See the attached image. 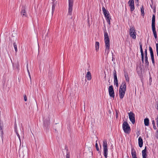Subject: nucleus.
Wrapping results in <instances>:
<instances>
[{
	"label": "nucleus",
	"instance_id": "9d476101",
	"mask_svg": "<svg viewBox=\"0 0 158 158\" xmlns=\"http://www.w3.org/2000/svg\"><path fill=\"white\" fill-rule=\"evenodd\" d=\"M128 3L130 6L131 11H133L135 9L134 2V0H129Z\"/></svg>",
	"mask_w": 158,
	"mask_h": 158
},
{
	"label": "nucleus",
	"instance_id": "f257e3e1",
	"mask_svg": "<svg viewBox=\"0 0 158 158\" xmlns=\"http://www.w3.org/2000/svg\"><path fill=\"white\" fill-rule=\"evenodd\" d=\"M104 41L105 42V52L108 54L109 52L110 48V41L108 34L106 31H104Z\"/></svg>",
	"mask_w": 158,
	"mask_h": 158
},
{
	"label": "nucleus",
	"instance_id": "ea45409f",
	"mask_svg": "<svg viewBox=\"0 0 158 158\" xmlns=\"http://www.w3.org/2000/svg\"><path fill=\"white\" fill-rule=\"evenodd\" d=\"M42 36H44V35H42Z\"/></svg>",
	"mask_w": 158,
	"mask_h": 158
},
{
	"label": "nucleus",
	"instance_id": "cd10ccee",
	"mask_svg": "<svg viewBox=\"0 0 158 158\" xmlns=\"http://www.w3.org/2000/svg\"><path fill=\"white\" fill-rule=\"evenodd\" d=\"M97 142V140L96 141V143L95 144V147H96L97 150L98 151H99V148L98 146V143Z\"/></svg>",
	"mask_w": 158,
	"mask_h": 158
},
{
	"label": "nucleus",
	"instance_id": "0eeeda50",
	"mask_svg": "<svg viewBox=\"0 0 158 158\" xmlns=\"http://www.w3.org/2000/svg\"><path fill=\"white\" fill-rule=\"evenodd\" d=\"M129 33L132 39H135L136 38V33L134 27H132L130 28Z\"/></svg>",
	"mask_w": 158,
	"mask_h": 158
},
{
	"label": "nucleus",
	"instance_id": "f03ea898",
	"mask_svg": "<svg viewBox=\"0 0 158 158\" xmlns=\"http://www.w3.org/2000/svg\"><path fill=\"white\" fill-rule=\"evenodd\" d=\"M126 89V83L125 82H123L120 86L119 90V96L120 98L122 99L124 97Z\"/></svg>",
	"mask_w": 158,
	"mask_h": 158
},
{
	"label": "nucleus",
	"instance_id": "6ab92c4d",
	"mask_svg": "<svg viewBox=\"0 0 158 158\" xmlns=\"http://www.w3.org/2000/svg\"><path fill=\"white\" fill-rule=\"evenodd\" d=\"M142 154L143 158H147V155L146 154V147L145 149L142 151Z\"/></svg>",
	"mask_w": 158,
	"mask_h": 158
},
{
	"label": "nucleus",
	"instance_id": "20e7f679",
	"mask_svg": "<svg viewBox=\"0 0 158 158\" xmlns=\"http://www.w3.org/2000/svg\"><path fill=\"white\" fill-rule=\"evenodd\" d=\"M107 146V141L106 139H104L103 141L102 147L103 150L104 155L106 158H107L108 154Z\"/></svg>",
	"mask_w": 158,
	"mask_h": 158
},
{
	"label": "nucleus",
	"instance_id": "b1692460",
	"mask_svg": "<svg viewBox=\"0 0 158 158\" xmlns=\"http://www.w3.org/2000/svg\"><path fill=\"white\" fill-rule=\"evenodd\" d=\"M124 77L126 81L128 82L129 81V78L128 74L127 73L124 74Z\"/></svg>",
	"mask_w": 158,
	"mask_h": 158
},
{
	"label": "nucleus",
	"instance_id": "2f4dec72",
	"mask_svg": "<svg viewBox=\"0 0 158 158\" xmlns=\"http://www.w3.org/2000/svg\"><path fill=\"white\" fill-rule=\"evenodd\" d=\"M66 158H69L70 155H69V153H67L66 155Z\"/></svg>",
	"mask_w": 158,
	"mask_h": 158
},
{
	"label": "nucleus",
	"instance_id": "c756f323",
	"mask_svg": "<svg viewBox=\"0 0 158 158\" xmlns=\"http://www.w3.org/2000/svg\"><path fill=\"white\" fill-rule=\"evenodd\" d=\"M24 99L25 101L26 102L27 101V97L26 95L24 96Z\"/></svg>",
	"mask_w": 158,
	"mask_h": 158
},
{
	"label": "nucleus",
	"instance_id": "c85d7f7f",
	"mask_svg": "<svg viewBox=\"0 0 158 158\" xmlns=\"http://www.w3.org/2000/svg\"><path fill=\"white\" fill-rule=\"evenodd\" d=\"M28 64H27V72L28 73V74H29V77H30V79L31 78V76H30V72H29V71L28 69Z\"/></svg>",
	"mask_w": 158,
	"mask_h": 158
},
{
	"label": "nucleus",
	"instance_id": "f8f14e48",
	"mask_svg": "<svg viewBox=\"0 0 158 158\" xmlns=\"http://www.w3.org/2000/svg\"><path fill=\"white\" fill-rule=\"evenodd\" d=\"M113 74L114 77V85H115L117 87H118V84L116 71L115 70H114L113 72Z\"/></svg>",
	"mask_w": 158,
	"mask_h": 158
},
{
	"label": "nucleus",
	"instance_id": "f704fd0d",
	"mask_svg": "<svg viewBox=\"0 0 158 158\" xmlns=\"http://www.w3.org/2000/svg\"><path fill=\"white\" fill-rule=\"evenodd\" d=\"M156 109L158 110V103L157 105Z\"/></svg>",
	"mask_w": 158,
	"mask_h": 158
},
{
	"label": "nucleus",
	"instance_id": "a878e982",
	"mask_svg": "<svg viewBox=\"0 0 158 158\" xmlns=\"http://www.w3.org/2000/svg\"><path fill=\"white\" fill-rule=\"evenodd\" d=\"M141 11L142 15L143 16L144 15V12L143 6L141 7Z\"/></svg>",
	"mask_w": 158,
	"mask_h": 158
},
{
	"label": "nucleus",
	"instance_id": "393cba45",
	"mask_svg": "<svg viewBox=\"0 0 158 158\" xmlns=\"http://www.w3.org/2000/svg\"><path fill=\"white\" fill-rule=\"evenodd\" d=\"M13 46L14 48L15 49V52L16 53L18 51L17 48V44L16 43L14 42L13 43Z\"/></svg>",
	"mask_w": 158,
	"mask_h": 158
},
{
	"label": "nucleus",
	"instance_id": "4be33fe9",
	"mask_svg": "<svg viewBox=\"0 0 158 158\" xmlns=\"http://www.w3.org/2000/svg\"><path fill=\"white\" fill-rule=\"evenodd\" d=\"M21 14L23 16H26V13L24 7L22 8L21 10Z\"/></svg>",
	"mask_w": 158,
	"mask_h": 158
},
{
	"label": "nucleus",
	"instance_id": "e433bc0d",
	"mask_svg": "<svg viewBox=\"0 0 158 158\" xmlns=\"http://www.w3.org/2000/svg\"><path fill=\"white\" fill-rule=\"evenodd\" d=\"M136 0L137 1V2H138L137 5H138V1H139V0Z\"/></svg>",
	"mask_w": 158,
	"mask_h": 158
},
{
	"label": "nucleus",
	"instance_id": "39448f33",
	"mask_svg": "<svg viewBox=\"0 0 158 158\" xmlns=\"http://www.w3.org/2000/svg\"><path fill=\"white\" fill-rule=\"evenodd\" d=\"M123 128L124 132L126 133H128L130 130V127L126 122H124L123 124Z\"/></svg>",
	"mask_w": 158,
	"mask_h": 158
},
{
	"label": "nucleus",
	"instance_id": "72a5a7b5",
	"mask_svg": "<svg viewBox=\"0 0 158 158\" xmlns=\"http://www.w3.org/2000/svg\"><path fill=\"white\" fill-rule=\"evenodd\" d=\"M153 126V128L156 129V126L155 125Z\"/></svg>",
	"mask_w": 158,
	"mask_h": 158
},
{
	"label": "nucleus",
	"instance_id": "412c9836",
	"mask_svg": "<svg viewBox=\"0 0 158 158\" xmlns=\"http://www.w3.org/2000/svg\"><path fill=\"white\" fill-rule=\"evenodd\" d=\"M95 49L96 51H98L99 48V43L98 42H96L95 44Z\"/></svg>",
	"mask_w": 158,
	"mask_h": 158
},
{
	"label": "nucleus",
	"instance_id": "58836bf2",
	"mask_svg": "<svg viewBox=\"0 0 158 158\" xmlns=\"http://www.w3.org/2000/svg\"><path fill=\"white\" fill-rule=\"evenodd\" d=\"M45 39V37L44 38V40Z\"/></svg>",
	"mask_w": 158,
	"mask_h": 158
},
{
	"label": "nucleus",
	"instance_id": "4c0bfd02",
	"mask_svg": "<svg viewBox=\"0 0 158 158\" xmlns=\"http://www.w3.org/2000/svg\"><path fill=\"white\" fill-rule=\"evenodd\" d=\"M137 158L136 157H133V158Z\"/></svg>",
	"mask_w": 158,
	"mask_h": 158
},
{
	"label": "nucleus",
	"instance_id": "bb28decb",
	"mask_svg": "<svg viewBox=\"0 0 158 158\" xmlns=\"http://www.w3.org/2000/svg\"><path fill=\"white\" fill-rule=\"evenodd\" d=\"M49 121H48L47 122H46L44 121V126L45 127H47L49 125Z\"/></svg>",
	"mask_w": 158,
	"mask_h": 158
},
{
	"label": "nucleus",
	"instance_id": "6e6552de",
	"mask_svg": "<svg viewBox=\"0 0 158 158\" xmlns=\"http://www.w3.org/2000/svg\"><path fill=\"white\" fill-rule=\"evenodd\" d=\"M73 6V0H69V9L68 14L69 15H72Z\"/></svg>",
	"mask_w": 158,
	"mask_h": 158
},
{
	"label": "nucleus",
	"instance_id": "423d86ee",
	"mask_svg": "<svg viewBox=\"0 0 158 158\" xmlns=\"http://www.w3.org/2000/svg\"><path fill=\"white\" fill-rule=\"evenodd\" d=\"M102 10L103 12V13L106 18V20L107 23L110 25V18H109V13L108 12H107L105 8L103 7L102 8Z\"/></svg>",
	"mask_w": 158,
	"mask_h": 158
},
{
	"label": "nucleus",
	"instance_id": "7ed1b4c3",
	"mask_svg": "<svg viewBox=\"0 0 158 158\" xmlns=\"http://www.w3.org/2000/svg\"><path fill=\"white\" fill-rule=\"evenodd\" d=\"M155 16L154 15H152V30L154 35V37L155 39L157 38V34L156 31L155 25Z\"/></svg>",
	"mask_w": 158,
	"mask_h": 158
},
{
	"label": "nucleus",
	"instance_id": "5701e85b",
	"mask_svg": "<svg viewBox=\"0 0 158 158\" xmlns=\"http://www.w3.org/2000/svg\"><path fill=\"white\" fill-rule=\"evenodd\" d=\"M149 120L148 118H146L144 119V123L145 126H148L149 125Z\"/></svg>",
	"mask_w": 158,
	"mask_h": 158
},
{
	"label": "nucleus",
	"instance_id": "f3484780",
	"mask_svg": "<svg viewBox=\"0 0 158 158\" xmlns=\"http://www.w3.org/2000/svg\"><path fill=\"white\" fill-rule=\"evenodd\" d=\"M147 51L146 49L145 51V62L146 66H148V60Z\"/></svg>",
	"mask_w": 158,
	"mask_h": 158
},
{
	"label": "nucleus",
	"instance_id": "473e14b6",
	"mask_svg": "<svg viewBox=\"0 0 158 158\" xmlns=\"http://www.w3.org/2000/svg\"><path fill=\"white\" fill-rule=\"evenodd\" d=\"M152 124L153 125V126L155 125V121L153 120L152 121Z\"/></svg>",
	"mask_w": 158,
	"mask_h": 158
},
{
	"label": "nucleus",
	"instance_id": "dca6fc26",
	"mask_svg": "<svg viewBox=\"0 0 158 158\" xmlns=\"http://www.w3.org/2000/svg\"><path fill=\"white\" fill-rule=\"evenodd\" d=\"M85 77L87 78L88 81H90L91 79L92 76L90 71H88L87 72Z\"/></svg>",
	"mask_w": 158,
	"mask_h": 158
},
{
	"label": "nucleus",
	"instance_id": "aec40b11",
	"mask_svg": "<svg viewBox=\"0 0 158 158\" xmlns=\"http://www.w3.org/2000/svg\"><path fill=\"white\" fill-rule=\"evenodd\" d=\"M132 158L136 157V153L135 150L133 148L131 150Z\"/></svg>",
	"mask_w": 158,
	"mask_h": 158
},
{
	"label": "nucleus",
	"instance_id": "7c9ffc66",
	"mask_svg": "<svg viewBox=\"0 0 158 158\" xmlns=\"http://www.w3.org/2000/svg\"><path fill=\"white\" fill-rule=\"evenodd\" d=\"M156 123H157V127L158 128V115H157V118L156 119Z\"/></svg>",
	"mask_w": 158,
	"mask_h": 158
},
{
	"label": "nucleus",
	"instance_id": "4468645a",
	"mask_svg": "<svg viewBox=\"0 0 158 158\" xmlns=\"http://www.w3.org/2000/svg\"><path fill=\"white\" fill-rule=\"evenodd\" d=\"M53 1L52 7V13H53L55 8V6L56 5L58 0H52Z\"/></svg>",
	"mask_w": 158,
	"mask_h": 158
},
{
	"label": "nucleus",
	"instance_id": "c9c22d12",
	"mask_svg": "<svg viewBox=\"0 0 158 158\" xmlns=\"http://www.w3.org/2000/svg\"><path fill=\"white\" fill-rule=\"evenodd\" d=\"M149 81H150V82H151L152 81V79L151 78H150V79H149Z\"/></svg>",
	"mask_w": 158,
	"mask_h": 158
},
{
	"label": "nucleus",
	"instance_id": "1a4fd4ad",
	"mask_svg": "<svg viewBox=\"0 0 158 158\" xmlns=\"http://www.w3.org/2000/svg\"><path fill=\"white\" fill-rule=\"evenodd\" d=\"M108 91L110 96L113 98L114 97V93L112 85H110L109 87Z\"/></svg>",
	"mask_w": 158,
	"mask_h": 158
},
{
	"label": "nucleus",
	"instance_id": "2eb2a0df",
	"mask_svg": "<svg viewBox=\"0 0 158 158\" xmlns=\"http://www.w3.org/2000/svg\"><path fill=\"white\" fill-rule=\"evenodd\" d=\"M139 46L140 48V52L141 54V57H142V60L143 63V60H144V56H143V52L142 49V44L141 43H139Z\"/></svg>",
	"mask_w": 158,
	"mask_h": 158
},
{
	"label": "nucleus",
	"instance_id": "ddd939ff",
	"mask_svg": "<svg viewBox=\"0 0 158 158\" xmlns=\"http://www.w3.org/2000/svg\"><path fill=\"white\" fill-rule=\"evenodd\" d=\"M149 51L150 53L151 58L152 60V62L153 64L154 63V58L153 53L152 51V49L151 47H149Z\"/></svg>",
	"mask_w": 158,
	"mask_h": 158
},
{
	"label": "nucleus",
	"instance_id": "9b49d317",
	"mask_svg": "<svg viewBox=\"0 0 158 158\" xmlns=\"http://www.w3.org/2000/svg\"><path fill=\"white\" fill-rule=\"evenodd\" d=\"M128 116L131 121L134 124L135 122V115L132 112L129 113Z\"/></svg>",
	"mask_w": 158,
	"mask_h": 158
},
{
	"label": "nucleus",
	"instance_id": "a211bd4d",
	"mask_svg": "<svg viewBox=\"0 0 158 158\" xmlns=\"http://www.w3.org/2000/svg\"><path fill=\"white\" fill-rule=\"evenodd\" d=\"M138 143L140 147H141L143 144V139L141 136H140L139 138L138 139Z\"/></svg>",
	"mask_w": 158,
	"mask_h": 158
}]
</instances>
